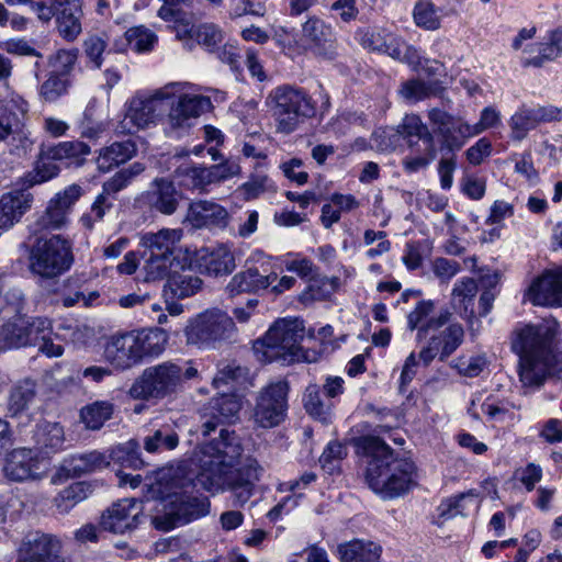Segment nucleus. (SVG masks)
Returning a JSON list of instances; mask_svg holds the SVG:
<instances>
[{"instance_id": "nucleus-54", "label": "nucleus", "mask_w": 562, "mask_h": 562, "mask_svg": "<svg viewBox=\"0 0 562 562\" xmlns=\"http://www.w3.org/2000/svg\"><path fill=\"white\" fill-rule=\"evenodd\" d=\"M70 85L69 78L52 71L41 87V94L46 101H55L68 91Z\"/></svg>"}, {"instance_id": "nucleus-36", "label": "nucleus", "mask_w": 562, "mask_h": 562, "mask_svg": "<svg viewBox=\"0 0 562 562\" xmlns=\"http://www.w3.org/2000/svg\"><path fill=\"white\" fill-rule=\"evenodd\" d=\"M136 153L135 143L132 140L116 142L103 148L97 159L98 168L106 172L113 167L124 164Z\"/></svg>"}, {"instance_id": "nucleus-1", "label": "nucleus", "mask_w": 562, "mask_h": 562, "mask_svg": "<svg viewBox=\"0 0 562 562\" xmlns=\"http://www.w3.org/2000/svg\"><path fill=\"white\" fill-rule=\"evenodd\" d=\"M241 453L240 438L235 431L222 428L217 439L199 445L176 468L162 473L161 480L182 492H173L160 501L161 509L151 519L155 528L168 531L207 515V497L187 492L198 485L212 494L229 491L234 505L243 507L254 495L263 468L254 458H246L237 467Z\"/></svg>"}, {"instance_id": "nucleus-50", "label": "nucleus", "mask_w": 562, "mask_h": 562, "mask_svg": "<svg viewBox=\"0 0 562 562\" xmlns=\"http://www.w3.org/2000/svg\"><path fill=\"white\" fill-rule=\"evenodd\" d=\"M89 486L85 482H77L64 488L55 498L59 513H68L76 504L88 497Z\"/></svg>"}, {"instance_id": "nucleus-59", "label": "nucleus", "mask_w": 562, "mask_h": 562, "mask_svg": "<svg viewBox=\"0 0 562 562\" xmlns=\"http://www.w3.org/2000/svg\"><path fill=\"white\" fill-rule=\"evenodd\" d=\"M248 369L237 366L235 363L226 364L218 370L217 374L213 378V385L218 389L222 384L231 382L243 383L248 376Z\"/></svg>"}, {"instance_id": "nucleus-34", "label": "nucleus", "mask_w": 562, "mask_h": 562, "mask_svg": "<svg viewBox=\"0 0 562 562\" xmlns=\"http://www.w3.org/2000/svg\"><path fill=\"white\" fill-rule=\"evenodd\" d=\"M562 55V24L548 32L542 42L538 43V55L526 60V66L542 67Z\"/></svg>"}, {"instance_id": "nucleus-6", "label": "nucleus", "mask_w": 562, "mask_h": 562, "mask_svg": "<svg viewBox=\"0 0 562 562\" xmlns=\"http://www.w3.org/2000/svg\"><path fill=\"white\" fill-rule=\"evenodd\" d=\"M199 374L193 361H165L146 368L134 381L128 394L134 400H162L183 389V384Z\"/></svg>"}, {"instance_id": "nucleus-23", "label": "nucleus", "mask_w": 562, "mask_h": 562, "mask_svg": "<svg viewBox=\"0 0 562 562\" xmlns=\"http://www.w3.org/2000/svg\"><path fill=\"white\" fill-rule=\"evenodd\" d=\"M82 4L83 0H56V29L58 34L68 42L76 41L82 32Z\"/></svg>"}, {"instance_id": "nucleus-16", "label": "nucleus", "mask_w": 562, "mask_h": 562, "mask_svg": "<svg viewBox=\"0 0 562 562\" xmlns=\"http://www.w3.org/2000/svg\"><path fill=\"white\" fill-rule=\"evenodd\" d=\"M428 117L434 132L441 138V147L449 151L459 150L467 138L472 137L470 124L440 109H431Z\"/></svg>"}, {"instance_id": "nucleus-51", "label": "nucleus", "mask_w": 562, "mask_h": 562, "mask_svg": "<svg viewBox=\"0 0 562 562\" xmlns=\"http://www.w3.org/2000/svg\"><path fill=\"white\" fill-rule=\"evenodd\" d=\"M306 412L316 419L327 422L329 416V406L321 398V391L317 384H310L303 396Z\"/></svg>"}, {"instance_id": "nucleus-15", "label": "nucleus", "mask_w": 562, "mask_h": 562, "mask_svg": "<svg viewBox=\"0 0 562 562\" xmlns=\"http://www.w3.org/2000/svg\"><path fill=\"white\" fill-rule=\"evenodd\" d=\"M2 473L7 480L15 483L36 482L45 476L38 452L26 447L15 448L5 454Z\"/></svg>"}, {"instance_id": "nucleus-3", "label": "nucleus", "mask_w": 562, "mask_h": 562, "mask_svg": "<svg viewBox=\"0 0 562 562\" xmlns=\"http://www.w3.org/2000/svg\"><path fill=\"white\" fill-rule=\"evenodd\" d=\"M358 453L367 458L364 472L369 487L383 498H395L409 490L415 471L414 463L397 458L391 447L374 436L353 439Z\"/></svg>"}, {"instance_id": "nucleus-30", "label": "nucleus", "mask_w": 562, "mask_h": 562, "mask_svg": "<svg viewBox=\"0 0 562 562\" xmlns=\"http://www.w3.org/2000/svg\"><path fill=\"white\" fill-rule=\"evenodd\" d=\"M341 562H380L381 547L372 541L352 540L338 546Z\"/></svg>"}, {"instance_id": "nucleus-10", "label": "nucleus", "mask_w": 562, "mask_h": 562, "mask_svg": "<svg viewBox=\"0 0 562 562\" xmlns=\"http://www.w3.org/2000/svg\"><path fill=\"white\" fill-rule=\"evenodd\" d=\"M181 88L180 83L171 82L155 90L153 93H138L133 97L124 117L128 132L146 128L154 124L158 117L167 112L170 106V99Z\"/></svg>"}, {"instance_id": "nucleus-13", "label": "nucleus", "mask_w": 562, "mask_h": 562, "mask_svg": "<svg viewBox=\"0 0 562 562\" xmlns=\"http://www.w3.org/2000/svg\"><path fill=\"white\" fill-rule=\"evenodd\" d=\"M289 384L285 380L271 382L263 387L256 401L252 418L261 428H272L280 425L288 411Z\"/></svg>"}, {"instance_id": "nucleus-63", "label": "nucleus", "mask_w": 562, "mask_h": 562, "mask_svg": "<svg viewBox=\"0 0 562 562\" xmlns=\"http://www.w3.org/2000/svg\"><path fill=\"white\" fill-rule=\"evenodd\" d=\"M401 95L407 101H419L430 95L431 88L420 80H408L403 83Z\"/></svg>"}, {"instance_id": "nucleus-5", "label": "nucleus", "mask_w": 562, "mask_h": 562, "mask_svg": "<svg viewBox=\"0 0 562 562\" xmlns=\"http://www.w3.org/2000/svg\"><path fill=\"white\" fill-rule=\"evenodd\" d=\"M30 238L33 241L29 247L27 268L40 282L56 281L71 269L75 262L71 239L61 234L30 235Z\"/></svg>"}, {"instance_id": "nucleus-25", "label": "nucleus", "mask_w": 562, "mask_h": 562, "mask_svg": "<svg viewBox=\"0 0 562 562\" xmlns=\"http://www.w3.org/2000/svg\"><path fill=\"white\" fill-rule=\"evenodd\" d=\"M187 221L195 228L223 229L229 221L228 212L211 201L192 202L188 209Z\"/></svg>"}, {"instance_id": "nucleus-47", "label": "nucleus", "mask_w": 562, "mask_h": 562, "mask_svg": "<svg viewBox=\"0 0 562 562\" xmlns=\"http://www.w3.org/2000/svg\"><path fill=\"white\" fill-rule=\"evenodd\" d=\"M179 445L178 434L169 426L161 427L144 439V448L154 453L164 450H172Z\"/></svg>"}, {"instance_id": "nucleus-11", "label": "nucleus", "mask_w": 562, "mask_h": 562, "mask_svg": "<svg viewBox=\"0 0 562 562\" xmlns=\"http://www.w3.org/2000/svg\"><path fill=\"white\" fill-rule=\"evenodd\" d=\"M82 193V188L75 183L56 193L48 201L45 211L29 225L30 235L37 236L44 232L59 231L66 227L68 215Z\"/></svg>"}, {"instance_id": "nucleus-44", "label": "nucleus", "mask_w": 562, "mask_h": 562, "mask_svg": "<svg viewBox=\"0 0 562 562\" xmlns=\"http://www.w3.org/2000/svg\"><path fill=\"white\" fill-rule=\"evenodd\" d=\"M60 169L56 162H53L44 153H40L38 159L32 171L23 177V184L27 188L44 183L58 176Z\"/></svg>"}, {"instance_id": "nucleus-18", "label": "nucleus", "mask_w": 562, "mask_h": 562, "mask_svg": "<svg viewBox=\"0 0 562 562\" xmlns=\"http://www.w3.org/2000/svg\"><path fill=\"white\" fill-rule=\"evenodd\" d=\"M142 509V503L135 498L121 499L102 514L100 526L112 533L132 531L140 522Z\"/></svg>"}, {"instance_id": "nucleus-17", "label": "nucleus", "mask_w": 562, "mask_h": 562, "mask_svg": "<svg viewBox=\"0 0 562 562\" xmlns=\"http://www.w3.org/2000/svg\"><path fill=\"white\" fill-rule=\"evenodd\" d=\"M240 407V402L232 394L213 397L201 411L196 432L210 436L218 426L236 417Z\"/></svg>"}, {"instance_id": "nucleus-2", "label": "nucleus", "mask_w": 562, "mask_h": 562, "mask_svg": "<svg viewBox=\"0 0 562 562\" xmlns=\"http://www.w3.org/2000/svg\"><path fill=\"white\" fill-rule=\"evenodd\" d=\"M510 350L518 357L524 386L539 387L549 376L562 381L560 326L555 321L516 326L510 334Z\"/></svg>"}, {"instance_id": "nucleus-28", "label": "nucleus", "mask_w": 562, "mask_h": 562, "mask_svg": "<svg viewBox=\"0 0 562 562\" xmlns=\"http://www.w3.org/2000/svg\"><path fill=\"white\" fill-rule=\"evenodd\" d=\"M360 44L370 50L389 55L392 58L402 56L400 40L392 33L380 27H364L359 30Z\"/></svg>"}, {"instance_id": "nucleus-35", "label": "nucleus", "mask_w": 562, "mask_h": 562, "mask_svg": "<svg viewBox=\"0 0 562 562\" xmlns=\"http://www.w3.org/2000/svg\"><path fill=\"white\" fill-rule=\"evenodd\" d=\"M140 360L145 357H158L166 349L168 334L161 328L134 331Z\"/></svg>"}, {"instance_id": "nucleus-38", "label": "nucleus", "mask_w": 562, "mask_h": 562, "mask_svg": "<svg viewBox=\"0 0 562 562\" xmlns=\"http://www.w3.org/2000/svg\"><path fill=\"white\" fill-rule=\"evenodd\" d=\"M41 151L53 162L69 159L71 164L79 165L82 158L90 153V148L82 142H61L46 148L42 147Z\"/></svg>"}, {"instance_id": "nucleus-26", "label": "nucleus", "mask_w": 562, "mask_h": 562, "mask_svg": "<svg viewBox=\"0 0 562 562\" xmlns=\"http://www.w3.org/2000/svg\"><path fill=\"white\" fill-rule=\"evenodd\" d=\"M33 194L26 190H13L0 199V228H10L32 207Z\"/></svg>"}, {"instance_id": "nucleus-21", "label": "nucleus", "mask_w": 562, "mask_h": 562, "mask_svg": "<svg viewBox=\"0 0 562 562\" xmlns=\"http://www.w3.org/2000/svg\"><path fill=\"white\" fill-rule=\"evenodd\" d=\"M142 199L149 210L172 215L178 210L182 193L167 178H155Z\"/></svg>"}, {"instance_id": "nucleus-41", "label": "nucleus", "mask_w": 562, "mask_h": 562, "mask_svg": "<svg viewBox=\"0 0 562 562\" xmlns=\"http://www.w3.org/2000/svg\"><path fill=\"white\" fill-rule=\"evenodd\" d=\"M25 112L26 109L14 100L4 104L3 111L0 114V142L20 132L22 127V116Z\"/></svg>"}, {"instance_id": "nucleus-60", "label": "nucleus", "mask_w": 562, "mask_h": 562, "mask_svg": "<svg viewBox=\"0 0 562 562\" xmlns=\"http://www.w3.org/2000/svg\"><path fill=\"white\" fill-rule=\"evenodd\" d=\"M372 148L379 151H392L400 142V134L393 127L379 128L371 136Z\"/></svg>"}, {"instance_id": "nucleus-45", "label": "nucleus", "mask_w": 562, "mask_h": 562, "mask_svg": "<svg viewBox=\"0 0 562 562\" xmlns=\"http://www.w3.org/2000/svg\"><path fill=\"white\" fill-rule=\"evenodd\" d=\"M35 387L32 382L25 381L15 386L10 394L8 412L11 417H18L29 409L35 398Z\"/></svg>"}, {"instance_id": "nucleus-4", "label": "nucleus", "mask_w": 562, "mask_h": 562, "mask_svg": "<svg viewBox=\"0 0 562 562\" xmlns=\"http://www.w3.org/2000/svg\"><path fill=\"white\" fill-rule=\"evenodd\" d=\"M452 313L448 308L435 312L432 301H419L407 315V327L417 330V340L428 338L419 351V359L428 366L437 356L447 360L463 342L464 329L459 323H450Z\"/></svg>"}, {"instance_id": "nucleus-58", "label": "nucleus", "mask_w": 562, "mask_h": 562, "mask_svg": "<svg viewBox=\"0 0 562 562\" xmlns=\"http://www.w3.org/2000/svg\"><path fill=\"white\" fill-rule=\"evenodd\" d=\"M229 16L233 19L244 15L263 16L266 5L260 0H229Z\"/></svg>"}, {"instance_id": "nucleus-52", "label": "nucleus", "mask_w": 562, "mask_h": 562, "mask_svg": "<svg viewBox=\"0 0 562 562\" xmlns=\"http://www.w3.org/2000/svg\"><path fill=\"white\" fill-rule=\"evenodd\" d=\"M78 55L79 50L77 48L58 49L49 57V65L53 68L52 71L68 78L75 69Z\"/></svg>"}, {"instance_id": "nucleus-46", "label": "nucleus", "mask_w": 562, "mask_h": 562, "mask_svg": "<svg viewBox=\"0 0 562 562\" xmlns=\"http://www.w3.org/2000/svg\"><path fill=\"white\" fill-rule=\"evenodd\" d=\"M510 135L515 140H522L538 124L531 108L520 106L509 120Z\"/></svg>"}, {"instance_id": "nucleus-61", "label": "nucleus", "mask_w": 562, "mask_h": 562, "mask_svg": "<svg viewBox=\"0 0 562 562\" xmlns=\"http://www.w3.org/2000/svg\"><path fill=\"white\" fill-rule=\"evenodd\" d=\"M339 285L338 278H319L312 279L308 285V290L303 296H307L311 300H322L325 296L330 295L333 292L337 290Z\"/></svg>"}, {"instance_id": "nucleus-62", "label": "nucleus", "mask_w": 562, "mask_h": 562, "mask_svg": "<svg viewBox=\"0 0 562 562\" xmlns=\"http://www.w3.org/2000/svg\"><path fill=\"white\" fill-rule=\"evenodd\" d=\"M24 328L31 345L52 334V322L47 317H34L31 321L24 319Z\"/></svg>"}, {"instance_id": "nucleus-14", "label": "nucleus", "mask_w": 562, "mask_h": 562, "mask_svg": "<svg viewBox=\"0 0 562 562\" xmlns=\"http://www.w3.org/2000/svg\"><path fill=\"white\" fill-rule=\"evenodd\" d=\"M15 562H66L61 541L42 531L29 532L16 549Z\"/></svg>"}, {"instance_id": "nucleus-20", "label": "nucleus", "mask_w": 562, "mask_h": 562, "mask_svg": "<svg viewBox=\"0 0 562 562\" xmlns=\"http://www.w3.org/2000/svg\"><path fill=\"white\" fill-rule=\"evenodd\" d=\"M181 88L170 99L168 121L173 128L183 127L191 117H198L211 106L207 97L184 93L186 83L179 82Z\"/></svg>"}, {"instance_id": "nucleus-64", "label": "nucleus", "mask_w": 562, "mask_h": 562, "mask_svg": "<svg viewBox=\"0 0 562 562\" xmlns=\"http://www.w3.org/2000/svg\"><path fill=\"white\" fill-rule=\"evenodd\" d=\"M105 47H106L105 42L97 35L89 36L83 42L85 53H86L87 57L90 59V61L97 68H100L103 63L102 55L105 50Z\"/></svg>"}, {"instance_id": "nucleus-43", "label": "nucleus", "mask_w": 562, "mask_h": 562, "mask_svg": "<svg viewBox=\"0 0 562 562\" xmlns=\"http://www.w3.org/2000/svg\"><path fill=\"white\" fill-rule=\"evenodd\" d=\"M113 405L108 401H97L81 408L80 417L87 428L100 429L111 418Z\"/></svg>"}, {"instance_id": "nucleus-48", "label": "nucleus", "mask_w": 562, "mask_h": 562, "mask_svg": "<svg viewBox=\"0 0 562 562\" xmlns=\"http://www.w3.org/2000/svg\"><path fill=\"white\" fill-rule=\"evenodd\" d=\"M186 33L189 37L194 38L200 45L204 46L210 52L214 50L223 41V33L221 29L213 23H202L196 26H192Z\"/></svg>"}, {"instance_id": "nucleus-24", "label": "nucleus", "mask_w": 562, "mask_h": 562, "mask_svg": "<svg viewBox=\"0 0 562 562\" xmlns=\"http://www.w3.org/2000/svg\"><path fill=\"white\" fill-rule=\"evenodd\" d=\"M195 263L201 273L213 277L229 274L236 267L234 254L225 245L200 249Z\"/></svg>"}, {"instance_id": "nucleus-9", "label": "nucleus", "mask_w": 562, "mask_h": 562, "mask_svg": "<svg viewBox=\"0 0 562 562\" xmlns=\"http://www.w3.org/2000/svg\"><path fill=\"white\" fill-rule=\"evenodd\" d=\"M305 335L303 321L283 318L277 321L261 340L255 344L257 352L262 351L266 361L292 364L297 360L299 347Z\"/></svg>"}, {"instance_id": "nucleus-12", "label": "nucleus", "mask_w": 562, "mask_h": 562, "mask_svg": "<svg viewBox=\"0 0 562 562\" xmlns=\"http://www.w3.org/2000/svg\"><path fill=\"white\" fill-rule=\"evenodd\" d=\"M236 331L231 316L220 310L200 314L187 330L188 341L200 347H215L217 342L228 340Z\"/></svg>"}, {"instance_id": "nucleus-7", "label": "nucleus", "mask_w": 562, "mask_h": 562, "mask_svg": "<svg viewBox=\"0 0 562 562\" xmlns=\"http://www.w3.org/2000/svg\"><path fill=\"white\" fill-rule=\"evenodd\" d=\"M183 236L180 228H162L156 233L140 236V245L145 249V280L156 281L169 276L173 266L183 267L177 261L181 251L179 243Z\"/></svg>"}, {"instance_id": "nucleus-22", "label": "nucleus", "mask_w": 562, "mask_h": 562, "mask_svg": "<svg viewBox=\"0 0 562 562\" xmlns=\"http://www.w3.org/2000/svg\"><path fill=\"white\" fill-rule=\"evenodd\" d=\"M104 358L120 370L130 369L140 362L134 331L111 336L104 347Z\"/></svg>"}, {"instance_id": "nucleus-33", "label": "nucleus", "mask_w": 562, "mask_h": 562, "mask_svg": "<svg viewBox=\"0 0 562 562\" xmlns=\"http://www.w3.org/2000/svg\"><path fill=\"white\" fill-rule=\"evenodd\" d=\"M302 38L307 42L308 47L317 53L325 52L331 47L333 33L331 27L318 18H311L302 29Z\"/></svg>"}, {"instance_id": "nucleus-8", "label": "nucleus", "mask_w": 562, "mask_h": 562, "mask_svg": "<svg viewBox=\"0 0 562 562\" xmlns=\"http://www.w3.org/2000/svg\"><path fill=\"white\" fill-rule=\"evenodd\" d=\"M266 105L277 123V130L284 134L295 131L315 111L308 94L303 89L289 85L271 90L266 98Z\"/></svg>"}, {"instance_id": "nucleus-53", "label": "nucleus", "mask_w": 562, "mask_h": 562, "mask_svg": "<svg viewBox=\"0 0 562 562\" xmlns=\"http://www.w3.org/2000/svg\"><path fill=\"white\" fill-rule=\"evenodd\" d=\"M138 446L135 441L131 440L126 443L119 445L111 450L109 461L112 460L126 468H138L143 462L138 457Z\"/></svg>"}, {"instance_id": "nucleus-56", "label": "nucleus", "mask_w": 562, "mask_h": 562, "mask_svg": "<svg viewBox=\"0 0 562 562\" xmlns=\"http://www.w3.org/2000/svg\"><path fill=\"white\" fill-rule=\"evenodd\" d=\"M182 184L188 189L203 190L215 183L210 167H191L183 171Z\"/></svg>"}, {"instance_id": "nucleus-32", "label": "nucleus", "mask_w": 562, "mask_h": 562, "mask_svg": "<svg viewBox=\"0 0 562 562\" xmlns=\"http://www.w3.org/2000/svg\"><path fill=\"white\" fill-rule=\"evenodd\" d=\"M164 286V296L168 300H182L194 295L201 290L202 280L192 274L173 273L167 276Z\"/></svg>"}, {"instance_id": "nucleus-57", "label": "nucleus", "mask_w": 562, "mask_h": 562, "mask_svg": "<svg viewBox=\"0 0 562 562\" xmlns=\"http://www.w3.org/2000/svg\"><path fill=\"white\" fill-rule=\"evenodd\" d=\"M346 456L347 448L341 442L330 441L319 457V463L326 472L331 474L336 471L337 463Z\"/></svg>"}, {"instance_id": "nucleus-27", "label": "nucleus", "mask_w": 562, "mask_h": 562, "mask_svg": "<svg viewBox=\"0 0 562 562\" xmlns=\"http://www.w3.org/2000/svg\"><path fill=\"white\" fill-rule=\"evenodd\" d=\"M276 279L277 274L268 273L267 269L261 272L257 267H249L231 279L226 291L231 296L240 293H258L266 290Z\"/></svg>"}, {"instance_id": "nucleus-31", "label": "nucleus", "mask_w": 562, "mask_h": 562, "mask_svg": "<svg viewBox=\"0 0 562 562\" xmlns=\"http://www.w3.org/2000/svg\"><path fill=\"white\" fill-rule=\"evenodd\" d=\"M36 448L45 453H54L63 448L64 428L58 423L42 422L33 432Z\"/></svg>"}, {"instance_id": "nucleus-49", "label": "nucleus", "mask_w": 562, "mask_h": 562, "mask_svg": "<svg viewBox=\"0 0 562 562\" xmlns=\"http://www.w3.org/2000/svg\"><path fill=\"white\" fill-rule=\"evenodd\" d=\"M413 16L416 25L419 27L428 31H435L440 27L438 9L429 0H419L416 2Z\"/></svg>"}, {"instance_id": "nucleus-37", "label": "nucleus", "mask_w": 562, "mask_h": 562, "mask_svg": "<svg viewBox=\"0 0 562 562\" xmlns=\"http://www.w3.org/2000/svg\"><path fill=\"white\" fill-rule=\"evenodd\" d=\"M157 41V35L146 26H133L124 33L122 43L115 44V49L123 52L127 45L136 53H147L154 48Z\"/></svg>"}, {"instance_id": "nucleus-42", "label": "nucleus", "mask_w": 562, "mask_h": 562, "mask_svg": "<svg viewBox=\"0 0 562 562\" xmlns=\"http://www.w3.org/2000/svg\"><path fill=\"white\" fill-rule=\"evenodd\" d=\"M116 198L108 196L100 192L92 202L90 210L83 213L79 222L88 231H92L95 224L102 222L106 214L114 207Z\"/></svg>"}, {"instance_id": "nucleus-40", "label": "nucleus", "mask_w": 562, "mask_h": 562, "mask_svg": "<svg viewBox=\"0 0 562 562\" xmlns=\"http://www.w3.org/2000/svg\"><path fill=\"white\" fill-rule=\"evenodd\" d=\"M27 345H31V340L24 328V318H9L0 328V348H20Z\"/></svg>"}, {"instance_id": "nucleus-39", "label": "nucleus", "mask_w": 562, "mask_h": 562, "mask_svg": "<svg viewBox=\"0 0 562 562\" xmlns=\"http://www.w3.org/2000/svg\"><path fill=\"white\" fill-rule=\"evenodd\" d=\"M395 130L400 138H407L409 147L413 146L412 138L417 137L434 154V136L418 116L406 115Z\"/></svg>"}, {"instance_id": "nucleus-29", "label": "nucleus", "mask_w": 562, "mask_h": 562, "mask_svg": "<svg viewBox=\"0 0 562 562\" xmlns=\"http://www.w3.org/2000/svg\"><path fill=\"white\" fill-rule=\"evenodd\" d=\"M110 464L108 456L93 450L86 453L74 454L63 462V471L70 477H79L104 469Z\"/></svg>"}, {"instance_id": "nucleus-19", "label": "nucleus", "mask_w": 562, "mask_h": 562, "mask_svg": "<svg viewBox=\"0 0 562 562\" xmlns=\"http://www.w3.org/2000/svg\"><path fill=\"white\" fill-rule=\"evenodd\" d=\"M525 296L537 306H562V266L546 270L537 277Z\"/></svg>"}, {"instance_id": "nucleus-55", "label": "nucleus", "mask_w": 562, "mask_h": 562, "mask_svg": "<svg viewBox=\"0 0 562 562\" xmlns=\"http://www.w3.org/2000/svg\"><path fill=\"white\" fill-rule=\"evenodd\" d=\"M2 299L3 304L0 306V314L3 315V318L22 317L21 314L25 305L22 290L18 288L10 289Z\"/></svg>"}]
</instances>
